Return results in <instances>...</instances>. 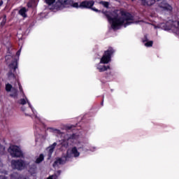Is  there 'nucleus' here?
I'll return each instance as SVG.
<instances>
[{"instance_id":"obj_11","label":"nucleus","mask_w":179,"mask_h":179,"mask_svg":"<svg viewBox=\"0 0 179 179\" xmlns=\"http://www.w3.org/2000/svg\"><path fill=\"white\" fill-rule=\"evenodd\" d=\"M26 166V162L22 159L18 160H12L11 161V166L13 169L16 170H23Z\"/></svg>"},{"instance_id":"obj_18","label":"nucleus","mask_w":179,"mask_h":179,"mask_svg":"<svg viewBox=\"0 0 179 179\" xmlns=\"http://www.w3.org/2000/svg\"><path fill=\"white\" fill-rule=\"evenodd\" d=\"M143 43H144V45L145 47H152V45H153V41H149L148 39V36L144 37V38L143 39Z\"/></svg>"},{"instance_id":"obj_19","label":"nucleus","mask_w":179,"mask_h":179,"mask_svg":"<svg viewBox=\"0 0 179 179\" xmlns=\"http://www.w3.org/2000/svg\"><path fill=\"white\" fill-rule=\"evenodd\" d=\"M117 75V73L115 71H109L106 74L107 79H109V80H113V79H115V76Z\"/></svg>"},{"instance_id":"obj_13","label":"nucleus","mask_w":179,"mask_h":179,"mask_svg":"<svg viewBox=\"0 0 179 179\" xmlns=\"http://www.w3.org/2000/svg\"><path fill=\"white\" fill-rule=\"evenodd\" d=\"M21 52H22V49H20L16 52V56H13L14 61L9 64V67L10 68V69H13L14 71H16V69H17V61L19 60V57H20Z\"/></svg>"},{"instance_id":"obj_33","label":"nucleus","mask_w":179,"mask_h":179,"mask_svg":"<svg viewBox=\"0 0 179 179\" xmlns=\"http://www.w3.org/2000/svg\"><path fill=\"white\" fill-rule=\"evenodd\" d=\"M73 127V126H69V127H68L67 128H68V129H72Z\"/></svg>"},{"instance_id":"obj_32","label":"nucleus","mask_w":179,"mask_h":179,"mask_svg":"<svg viewBox=\"0 0 179 179\" xmlns=\"http://www.w3.org/2000/svg\"><path fill=\"white\" fill-rule=\"evenodd\" d=\"M3 5V1H0V8H1V6H2Z\"/></svg>"},{"instance_id":"obj_10","label":"nucleus","mask_w":179,"mask_h":179,"mask_svg":"<svg viewBox=\"0 0 179 179\" xmlns=\"http://www.w3.org/2000/svg\"><path fill=\"white\" fill-rule=\"evenodd\" d=\"M94 6V1L93 0H85L80 3V8L81 9H92L94 12H99V10L96 8H93Z\"/></svg>"},{"instance_id":"obj_17","label":"nucleus","mask_w":179,"mask_h":179,"mask_svg":"<svg viewBox=\"0 0 179 179\" xmlns=\"http://www.w3.org/2000/svg\"><path fill=\"white\" fill-rule=\"evenodd\" d=\"M19 87V85L16 83H15V87L11 90V97H13L14 99H17V88Z\"/></svg>"},{"instance_id":"obj_31","label":"nucleus","mask_w":179,"mask_h":179,"mask_svg":"<svg viewBox=\"0 0 179 179\" xmlns=\"http://www.w3.org/2000/svg\"><path fill=\"white\" fill-rule=\"evenodd\" d=\"M0 179H8V178L4 176H0Z\"/></svg>"},{"instance_id":"obj_21","label":"nucleus","mask_w":179,"mask_h":179,"mask_svg":"<svg viewBox=\"0 0 179 179\" xmlns=\"http://www.w3.org/2000/svg\"><path fill=\"white\" fill-rule=\"evenodd\" d=\"M61 176V171H57L54 175L49 176L47 179H57Z\"/></svg>"},{"instance_id":"obj_16","label":"nucleus","mask_w":179,"mask_h":179,"mask_svg":"<svg viewBox=\"0 0 179 179\" xmlns=\"http://www.w3.org/2000/svg\"><path fill=\"white\" fill-rule=\"evenodd\" d=\"M29 172L30 173L31 176L36 177L37 174V166H36V164H34L29 166Z\"/></svg>"},{"instance_id":"obj_22","label":"nucleus","mask_w":179,"mask_h":179,"mask_svg":"<svg viewBox=\"0 0 179 179\" xmlns=\"http://www.w3.org/2000/svg\"><path fill=\"white\" fill-rule=\"evenodd\" d=\"M43 160H44V155L41 154L39 157L36 158L35 163L36 164H40V163H41V162H43Z\"/></svg>"},{"instance_id":"obj_14","label":"nucleus","mask_w":179,"mask_h":179,"mask_svg":"<svg viewBox=\"0 0 179 179\" xmlns=\"http://www.w3.org/2000/svg\"><path fill=\"white\" fill-rule=\"evenodd\" d=\"M45 3H47L48 8L50 9V10H57V8H55V3H57V1L55 0H45Z\"/></svg>"},{"instance_id":"obj_12","label":"nucleus","mask_w":179,"mask_h":179,"mask_svg":"<svg viewBox=\"0 0 179 179\" xmlns=\"http://www.w3.org/2000/svg\"><path fill=\"white\" fill-rule=\"evenodd\" d=\"M8 77L9 80H15V83L17 84L19 90L22 93H23V87H22V84H20V82L19 81V78H16V76L12 71H9L8 73Z\"/></svg>"},{"instance_id":"obj_30","label":"nucleus","mask_w":179,"mask_h":179,"mask_svg":"<svg viewBox=\"0 0 179 179\" xmlns=\"http://www.w3.org/2000/svg\"><path fill=\"white\" fill-rule=\"evenodd\" d=\"M19 33H20V31L17 32V38H19V40H22V37H23V34L20 35V34Z\"/></svg>"},{"instance_id":"obj_26","label":"nucleus","mask_w":179,"mask_h":179,"mask_svg":"<svg viewBox=\"0 0 179 179\" xmlns=\"http://www.w3.org/2000/svg\"><path fill=\"white\" fill-rule=\"evenodd\" d=\"M70 6H72L73 8H80V5H79V3H73V0H72V4Z\"/></svg>"},{"instance_id":"obj_27","label":"nucleus","mask_w":179,"mask_h":179,"mask_svg":"<svg viewBox=\"0 0 179 179\" xmlns=\"http://www.w3.org/2000/svg\"><path fill=\"white\" fill-rule=\"evenodd\" d=\"M101 5H103V6H104V8H108V2L107 1H101Z\"/></svg>"},{"instance_id":"obj_29","label":"nucleus","mask_w":179,"mask_h":179,"mask_svg":"<svg viewBox=\"0 0 179 179\" xmlns=\"http://www.w3.org/2000/svg\"><path fill=\"white\" fill-rule=\"evenodd\" d=\"M27 6H28V8H32L33 7V1H30L29 2H28Z\"/></svg>"},{"instance_id":"obj_7","label":"nucleus","mask_w":179,"mask_h":179,"mask_svg":"<svg viewBox=\"0 0 179 179\" xmlns=\"http://www.w3.org/2000/svg\"><path fill=\"white\" fill-rule=\"evenodd\" d=\"M76 144L78 150H81V152H84L85 153L86 152H96L98 149L97 147L89 144V142L78 141Z\"/></svg>"},{"instance_id":"obj_20","label":"nucleus","mask_w":179,"mask_h":179,"mask_svg":"<svg viewBox=\"0 0 179 179\" xmlns=\"http://www.w3.org/2000/svg\"><path fill=\"white\" fill-rule=\"evenodd\" d=\"M27 12V9L23 7L19 10V14L21 16H22V17H27V14H26Z\"/></svg>"},{"instance_id":"obj_8","label":"nucleus","mask_w":179,"mask_h":179,"mask_svg":"<svg viewBox=\"0 0 179 179\" xmlns=\"http://www.w3.org/2000/svg\"><path fill=\"white\" fill-rule=\"evenodd\" d=\"M8 150L11 157H23V152L20 147L17 145H10Z\"/></svg>"},{"instance_id":"obj_15","label":"nucleus","mask_w":179,"mask_h":179,"mask_svg":"<svg viewBox=\"0 0 179 179\" xmlns=\"http://www.w3.org/2000/svg\"><path fill=\"white\" fill-rule=\"evenodd\" d=\"M55 146H57V143H54L46 149V152L48 155V159H51V156L52 155V153H54V150L55 149Z\"/></svg>"},{"instance_id":"obj_9","label":"nucleus","mask_w":179,"mask_h":179,"mask_svg":"<svg viewBox=\"0 0 179 179\" xmlns=\"http://www.w3.org/2000/svg\"><path fill=\"white\" fill-rule=\"evenodd\" d=\"M72 5V0H59L56 1L55 6L56 10H62L64 8H71Z\"/></svg>"},{"instance_id":"obj_3","label":"nucleus","mask_w":179,"mask_h":179,"mask_svg":"<svg viewBox=\"0 0 179 179\" xmlns=\"http://www.w3.org/2000/svg\"><path fill=\"white\" fill-rule=\"evenodd\" d=\"M141 2L145 6H150L153 5L155 2H158L157 12H158L159 13H162V15H166L167 13H171L173 10V7L165 1H162V0H141Z\"/></svg>"},{"instance_id":"obj_34","label":"nucleus","mask_w":179,"mask_h":179,"mask_svg":"<svg viewBox=\"0 0 179 179\" xmlns=\"http://www.w3.org/2000/svg\"><path fill=\"white\" fill-rule=\"evenodd\" d=\"M131 1H134V0H131Z\"/></svg>"},{"instance_id":"obj_5","label":"nucleus","mask_w":179,"mask_h":179,"mask_svg":"<svg viewBox=\"0 0 179 179\" xmlns=\"http://www.w3.org/2000/svg\"><path fill=\"white\" fill-rule=\"evenodd\" d=\"M20 92L21 94H22L24 98L21 99L19 101V103L22 104V106H24V104L27 103L29 108L31 110L34 114V115L32 116V118H34L35 120V123H36L35 128L36 131L37 129H40L41 128H45V124H44V122H43V121H41V119L40 118V117L37 115V112L36 111V110H34V108H33V106H31V103H30L29 99H27V97H26V95H24V92H22L21 91Z\"/></svg>"},{"instance_id":"obj_2","label":"nucleus","mask_w":179,"mask_h":179,"mask_svg":"<svg viewBox=\"0 0 179 179\" xmlns=\"http://www.w3.org/2000/svg\"><path fill=\"white\" fill-rule=\"evenodd\" d=\"M108 23L113 30H120L134 23V16L125 11H115L111 15H106Z\"/></svg>"},{"instance_id":"obj_28","label":"nucleus","mask_w":179,"mask_h":179,"mask_svg":"<svg viewBox=\"0 0 179 179\" xmlns=\"http://www.w3.org/2000/svg\"><path fill=\"white\" fill-rule=\"evenodd\" d=\"M21 110H22V111H24V113H25V115H30L29 113H26L27 109H26V108H24V106L21 107Z\"/></svg>"},{"instance_id":"obj_1","label":"nucleus","mask_w":179,"mask_h":179,"mask_svg":"<svg viewBox=\"0 0 179 179\" xmlns=\"http://www.w3.org/2000/svg\"><path fill=\"white\" fill-rule=\"evenodd\" d=\"M48 129L50 132H52V134L56 135V136L61 138V145L63 148H68V146L72 145V143L76 145V146L67 150L65 156H63L61 158H57L55 160L53 164V167H55V169H57V167H59V166H62V164H65L66 162L72 160L73 157L76 158L80 156V152H82V150H79V148H78V145H76L78 142H80V139L82 138L80 132L68 134L54 127H49Z\"/></svg>"},{"instance_id":"obj_4","label":"nucleus","mask_w":179,"mask_h":179,"mask_svg":"<svg viewBox=\"0 0 179 179\" xmlns=\"http://www.w3.org/2000/svg\"><path fill=\"white\" fill-rule=\"evenodd\" d=\"M114 52H115V50H114L113 48H108V49L105 51L100 62L95 65V68L98 72H106V71L110 69V66H106L105 64L111 62V57Z\"/></svg>"},{"instance_id":"obj_6","label":"nucleus","mask_w":179,"mask_h":179,"mask_svg":"<svg viewBox=\"0 0 179 179\" xmlns=\"http://www.w3.org/2000/svg\"><path fill=\"white\" fill-rule=\"evenodd\" d=\"M162 29L169 31L171 30L178 37H179V21H166L165 22H161L155 29Z\"/></svg>"},{"instance_id":"obj_24","label":"nucleus","mask_w":179,"mask_h":179,"mask_svg":"<svg viewBox=\"0 0 179 179\" xmlns=\"http://www.w3.org/2000/svg\"><path fill=\"white\" fill-rule=\"evenodd\" d=\"M10 179H20V176L17 173H14L10 175Z\"/></svg>"},{"instance_id":"obj_25","label":"nucleus","mask_w":179,"mask_h":179,"mask_svg":"<svg viewBox=\"0 0 179 179\" xmlns=\"http://www.w3.org/2000/svg\"><path fill=\"white\" fill-rule=\"evenodd\" d=\"M13 87H12V85L8 83L6 85V92H12V89Z\"/></svg>"},{"instance_id":"obj_23","label":"nucleus","mask_w":179,"mask_h":179,"mask_svg":"<svg viewBox=\"0 0 179 179\" xmlns=\"http://www.w3.org/2000/svg\"><path fill=\"white\" fill-rule=\"evenodd\" d=\"M10 59L12 60V62H13V61H15V57L10 55H6L5 57V60L7 62V64H9V61H10Z\"/></svg>"}]
</instances>
